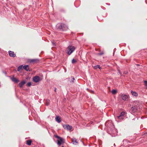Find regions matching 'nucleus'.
Wrapping results in <instances>:
<instances>
[{"instance_id":"obj_15","label":"nucleus","mask_w":147,"mask_h":147,"mask_svg":"<svg viewBox=\"0 0 147 147\" xmlns=\"http://www.w3.org/2000/svg\"><path fill=\"white\" fill-rule=\"evenodd\" d=\"M39 61V60L38 59H31L30 62H31L37 63Z\"/></svg>"},{"instance_id":"obj_36","label":"nucleus","mask_w":147,"mask_h":147,"mask_svg":"<svg viewBox=\"0 0 147 147\" xmlns=\"http://www.w3.org/2000/svg\"><path fill=\"white\" fill-rule=\"evenodd\" d=\"M114 146H115V144H114Z\"/></svg>"},{"instance_id":"obj_10","label":"nucleus","mask_w":147,"mask_h":147,"mask_svg":"<svg viewBox=\"0 0 147 147\" xmlns=\"http://www.w3.org/2000/svg\"><path fill=\"white\" fill-rule=\"evenodd\" d=\"M72 142L73 144L76 145L78 143V142L75 138L72 139Z\"/></svg>"},{"instance_id":"obj_27","label":"nucleus","mask_w":147,"mask_h":147,"mask_svg":"<svg viewBox=\"0 0 147 147\" xmlns=\"http://www.w3.org/2000/svg\"><path fill=\"white\" fill-rule=\"evenodd\" d=\"M51 42L53 46H56V45L55 42L53 40L52 41H51Z\"/></svg>"},{"instance_id":"obj_7","label":"nucleus","mask_w":147,"mask_h":147,"mask_svg":"<svg viewBox=\"0 0 147 147\" xmlns=\"http://www.w3.org/2000/svg\"><path fill=\"white\" fill-rule=\"evenodd\" d=\"M33 81L36 83H37L40 81V78L38 76H36L33 78Z\"/></svg>"},{"instance_id":"obj_18","label":"nucleus","mask_w":147,"mask_h":147,"mask_svg":"<svg viewBox=\"0 0 147 147\" xmlns=\"http://www.w3.org/2000/svg\"><path fill=\"white\" fill-rule=\"evenodd\" d=\"M32 141L31 140H28L26 141V144L29 146L31 145Z\"/></svg>"},{"instance_id":"obj_6","label":"nucleus","mask_w":147,"mask_h":147,"mask_svg":"<svg viewBox=\"0 0 147 147\" xmlns=\"http://www.w3.org/2000/svg\"><path fill=\"white\" fill-rule=\"evenodd\" d=\"M121 97L122 100H127L129 98V96L127 95L123 94L121 96Z\"/></svg>"},{"instance_id":"obj_4","label":"nucleus","mask_w":147,"mask_h":147,"mask_svg":"<svg viewBox=\"0 0 147 147\" xmlns=\"http://www.w3.org/2000/svg\"><path fill=\"white\" fill-rule=\"evenodd\" d=\"M58 28L61 30L64 31L68 29V27L65 24L61 23L60 26H58Z\"/></svg>"},{"instance_id":"obj_13","label":"nucleus","mask_w":147,"mask_h":147,"mask_svg":"<svg viewBox=\"0 0 147 147\" xmlns=\"http://www.w3.org/2000/svg\"><path fill=\"white\" fill-rule=\"evenodd\" d=\"M23 68L27 71H30L29 65H25L23 66Z\"/></svg>"},{"instance_id":"obj_9","label":"nucleus","mask_w":147,"mask_h":147,"mask_svg":"<svg viewBox=\"0 0 147 147\" xmlns=\"http://www.w3.org/2000/svg\"><path fill=\"white\" fill-rule=\"evenodd\" d=\"M9 55L10 57H15L16 56V54L14 53V52L9 51H8Z\"/></svg>"},{"instance_id":"obj_8","label":"nucleus","mask_w":147,"mask_h":147,"mask_svg":"<svg viewBox=\"0 0 147 147\" xmlns=\"http://www.w3.org/2000/svg\"><path fill=\"white\" fill-rule=\"evenodd\" d=\"M125 113L124 112H122L119 115L117 116V118L119 119H123V115H125Z\"/></svg>"},{"instance_id":"obj_16","label":"nucleus","mask_w":147,"mask_h":147,"mask_svg":"<svg viewBox=\"0 0 147 147\" xmlns=\"http://www.w3.org/2000/svg\"><path fill=\"white\" fill-rule=\"evenodd\" d=\"M131 93L132 95L135 96H137L138 95V94L136 92L133 91L132 90L131 91Z\"/></svg>"},{"instance_id":"obj_21","label":"nucleus","mask_w":147,"mask_h":147,"mask_svg":"<svg viewBox=\"0 0 147 147\" xmlns=\"http://www.w3.org/2000/svg\"><path fill=\"white\" fill-rule=\"evenodd\" d=\"M46 104L47 106H48L50 103V100L49 99H46Z\"/></svg>"},{"instance_id":"obj_26","label":"nucleus","mask_w":147,"mask_h":147,"mask_svg":"<svg viewBox=\"0 0 147 147\" xmlns=\"http://www.w3.org/2000/svg\"><path fill=\"white\" fill-rule=\"evenodd\" d=\"M76 62V60L74 59H73L72 60V63H75Z\"/></svg>"},{"instance_id":"obj_1","label":"nucleus","mask_w":147,"mask_h":147,"mask_svg":"<svg viewBox=\"0 0 147 147\" xmlns=\"http://www.w3.org/2000/svg\"><path fill=\"white\" fill-rule=\"evenodd\" d=\"M105 124L107 127L108 133L112 137L115 136L117 135V132L112 122L111 121H109Z\"/></svg>"},{"instance_id":"obj_22","label":"nucleus","mask_w":147,"mask_h":147,"mask_svg":"<svg viewBox=\"0 0 147 147\" xmlns=\"http://www.w3.org/2000/svg\"><path fill=\"white\" fill-rule=\"evenodd\" d=\"M117 92V91L113 89L112 91V93L114 94H116Z\"/></svg>"},{"instance_id":"obj_32","label":"nucleus","mask_w":147,"mask_h":147,"mask_svg":"<svg viewBox=\"0 0 147 147\" xmlns=\"http://www.w3.org/2000/svg\"><path fill=\"white\" fill-rule=\"evenodd\" d=\"M81 141L83 143V144L85 146V144H84V142H82V141H81Z\"/></svg>"},{"instance_id":"obj_31","label":"nucleus","mask_w":147,"mask_h":147,"mask_svg":"<svg viewBox=\"0 0 147 147\" xmlns=\"http://www.w3.org/2000/svg\"><path fill=\"white\" fill-rule=\"evenodd\" d=\"M144 135H145V136H146L147 135V132H146L144 134Z\"/></svg>"},{"instance_id":"obj_12","label":"nucleus","mask_w":147,"mask_h":147,"mask_svg":"<svg viewBox=\"0 0 147 147\" xmlns=\"http://www.w3.org/2000/svg\"><path fill=\"white\" fill-rule=\"evenodd\" d=\"M11 79L13 82L16 83H18V82L19 81V80L18 79H17L16 78H14V77L11 78Z\"/></svg>"},{"instance_id":"obj_23","label":"nucleus","mask_w":147,"mask_h":147,"mask_svg":"<svg viewBox=\"0 0 147 147\" xmlns=\"http://www.w3.org/2000/svg\"><path fill=\"white\" fill-rule=\"evenodd\" d=\"M94 68L95 69H97L98 68H99V69H100V67L99 65H98L96 66H94Z\"/></svg>"},{"instance_id":"obj_35","label":"nucleus","mask_w":147,"mask_h":147,"mask_svg":"<svg viewBox=\"0 0 147 147\" xmlns=\"http://www.w3.org/2000/svg\"><path fill=\"white\" fill-rule=\"evenodd\" d=\"M87 126H89V125H88V124H87Z\"/></svg>"},{"instance_id":"obj_29","label":"nucleus","mask_w":147,"mask_h":147,"mask_svg":"<svg viewBox=\"0 0 147 147\" xmlns=\"http://www.w3.org/2000/svg\"><path fill=\"white\" fill-rule=\"evenodd\" d=\"M118 74H119L120 75H121V72H120V70L119 69H118Z\"/></svg>"},{"instance_id":"obj_5","label":"nucleus","mask_w":147,"mask_h":147,"mask_svg":"<svg viewBox=\"0 0 147 147\" xmlns=\"http://www.w3.org/2000/svg\"><path fill=\"white\" fill-rule=\"evenodd\" d=\"M63 126L65 129L68 130H71L72 128V126L71 125H63Z\"/></svg>"},{"instance_id":"obj_25","label":"nucleus","mask_w":147,"mask_h":147,"mask_svg":"<svg viewBox=\"0 0 147 147\" xmlns=\"http://www.w3.org/2000/svg\"><path fill=\"white\" fill-rule=\"evenodd\" d=\"M31 85V83L30 82H29L27 83V85L28 86H30Z\"/></svg>"},{"instance_id":"obj_30","label":"nucleus","mask_w":147,"mask_h":147,"mask_svg":"<svg viewBox=\"0 0 147 147\" xmlns=\"http://www.w3.org/2000/svg\"><path fill=\"white\" fill-rule=\"evenodd\" d=\"M128 73V72L127 71H124L123 72V74H127Z\"/></svg>"},{"instance_id":"obj_20","label":"nucleus","mask_w":147,"mask_h":147,"mask_svg":"<svg viewBox=\"0 0 147 147\" xmlns=\"http://www.w3.org/2000/svg\"><path fill=\"white\" fill-rule=\"evenodd\" d=\"M131 109L133 112H135L136 110V108L135 106L132 107L131 108Z\"/></svg>"},{"instance_id":"obj_37","label":"nucleus","mask_w":147,"mask_h":147,"mask_svg":"<svg viewBox=\"0 0 147 147\" xmlns=\"http://www.w3.org/2000/svg\"><path fill=\"white\" fill-rule=\"evenodd\" d=\"M61 147H64L63 146H62Z\"/></svg>"},{"instance_id":"obj_14","label":"nucleus","mask_w":147,"mask_h":147,"mask_svg":"<svg viewBox=\"0 0 147 147\" xmlns=\"http://www.w3.org/2000/svg\"><path fill=\"white\" fill-rule=\"evenodd\" d=\"M55 120L56 121H57L58 123H60L61 121L60 118L59 116H57L56 117Z\"/></svg>"},{"instance_id":"obj_11","label":"nucleus","mask_w":147,"mask_h":147,"mask_svg":"<svg viewBox=\"0 0 147 147\" xmlns=\"http://www.w3.org/2000/svg\"><path fill=\"white\" fill-rule=\"evenodd\" d=\"M26 83V80H24L23 81L21 82L19 84V85L20 87L22 88L23 86Z\"/></svg>"},{"instance_id":"obj_19","label":"nucleus","mask_w":147,"mask_h":147,"mask_svg":"<svg viewBox=\"0 0 147 147\" xmlns=\"http://www.w3.org/2000/svg\"><path fill=\"white\" fill-rule=\"evenodd\" d=\"M23 65H22L19 66L18 68V71H20V70L22 69V67H23Z\"/></svg>"},{"instance_id":"obj_34","label":"nucleus","mask_w":147,"mask_h":147,"mask_svg":"<svg viewBox=\"0 0 147 147\" xmlns=\"http://www.w3.org/2000/svg\"><path fill=\"white\" fill-rule=\"evenodd\" d=\"M90 122V123L91 124H92L93 123V122L92 121H91Z\"/></svg>"},{"instance_id":"obj_2","label":"nucleus","mask_w":147,"mask_h":147,"mask_svg":"<svg viewBox=\"0 0 147 147\" xmlns=\"http://www.w3.org/2000/svg\"><path fill=\"white\" fill-rule=\"evenodd\" d=\"M76 48L72 45H69L67 48V53L68 55H70L75 50Z\"/></svg>"},{"instance_id":"obj_24","label":"nucleus","mask_w":147,"mask_h":147,"mask_svg":"<svg viewBox=\"0 0 147 147\" xmlns=\"http://www.w3.org/2000/svg\"><path fill=\"white\" fill-rule=\"evenodd\" d=\"M144 83L145 84V85L146 87V89H147V81L145 80L144 81Z\"/></svg>"},{"instance_id":"obj_3","label":"nucleus","mask_w":147,"mask_h":147,"mask_svg":"<svg viewBox=\"0 0 147 147\" xmlns=\"http://www.w3.org/2000/svg\"><path fill=\"white\" fill-rule=\"evenodd\" d=\"M54 136L56 138L59 139V140H57V144L59 146H60L61 144H62L64 143L65 141L61 137L58 136L57 135H54Z\"/></svg>"},{"instance_id":"obj_33","label":"nucleus","mask_w":147,"mask_h":147,"mask_svg":"<svg viewBox=\"0 0 147 147\" xmlns=\"http://www.w3.org/2000/svg\"><path fill=\"white\" fill-rule=\"evenodd\" d=\"M57 90V88H55V91L56 92V90Z\"/></svg>"},{"instance_id":"obj_28","label":"nucleus","mask_w":147,"mask_h":147,"mask_svg":"<svg viewBox=\"0 0 147 147\" xmlns=\"http://www.w3.org/2000/svg\"><path fill=\"white\" fill-rule=\"evenodd\" d=\"M104 54V53L103 52H101L100 53L98 54V55H102Z\"/></svg>"},{"instance_id":"obj_17","label":"nucleus","mask_w":147,"mask_h":147,"mask_svg":"<svg viewBox=\"0 0 147 147\" xmlns=\"http://www.w3.org/2000/svg\"><path fill=\"white\" fill-rule=\"evenodd\" d=\"M75 80V78L74 77L72 76H71V78H70L69 81L71 83H73L74 81Z\"/></svg>"}]
</instances>
